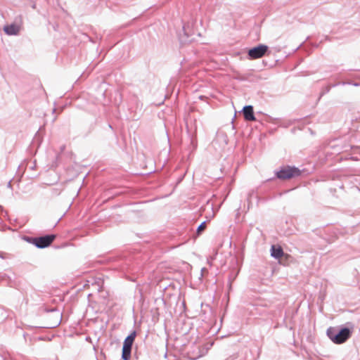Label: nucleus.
I'll return each mask as SVG.
<instances>
[{"label":"nucleus","mask_w":360,"mask_h":360,"mask_svg":"<svg viewBox=\"0 0 360 360\" xmlns=\"http://www.w3.org/2000/svg\"><path fill=\"white\" fill-rule=\"evenodd\" d=\"M327 335L333 342L342 344L350 337L351 332L348 328H345L336 333L334 328H330L327 330Z\"/></svg>","instance_id":"nucleus-1"},{"label":"nucleus","mask_w":360,"mask_h":360,"mask_svg":"<svg viewBox=\"0 0 360 360\" xmlns=\"http://www.w3.org/2000/svg\"><path fill=\"white\" fill-rule=\"evenodd\" d=\"M300 174L301 172L298 168L290 166L283 167L276 173L277 178L282 180L290 179Z\"/></svg>","instance_id":"nucleus-2"},{"label":"nucleus","mask_w":360,"mask_h":360,"mask_svg":"<svg viewBox=\"0 0 360 360\" xmlns=\"http://www.w3.org/2000/svg\"><path fill=\"white\" fill-rule=\"evenodd\" d=\"M136 332H132L129 335H128L123 343L122 347V359L123 360H129L131 358V352L133 343L134 342L136 338Z\"/></svg>","instance_id":"nucleus-3"},{"label":"nucleus","mask_w":360,"mask_h":360,"mask_svg":"<svg viewBox=\"0 0 360 360\" xmlns=\"http://www.w3.org/2000/svg\"><path fill=\"white\" fill-rule=\"evenodd\" d=\"M56 236L54 234L33 238L31 243L39 248H45L51 245Z\"/></svg>","instance_id":"nucleus-4"},{"label":"nucleus","mask_w":360,"mask_h":360,"mask_svg":"<svg viewBox=\"0 0 360 360\" xmlns=\"http://www.w3.org/2000/svg\"><path fill=\"white\" fill-rule=\"evenodd\" d=\"M268 51V46L264 44H260L258 46L254 47L249 50L248 56L251 59L260 58L265 55Z\"/></svg>","instance_id":"nucleus-5"},{"label":"nucleus","mask_w":360,"mask_h":360,"mask_svg":"<svg viewBox=\"0 0 360 360\" xmlns=\"http://www.w3.org/2000/svg\"><path fill=\"white\" fill-rule=\"evenodd\" d=\"M271 255L272 257L278 259L279 263L283 262V256H284V252L283 251L282 248L280 245H274L271 248Z\"/></svg>","instance_id":"nucleus-6"},{"label":"nucleus","mask_w":360,"mask_h":360,"mask_svg":"<svg viewBox=\"0 0 360 360\" xmlns=\"http://www.w3.org/2000/svg\"><path fill=\"white\" fill-rule=\"evenodd\" d=\"M243 115L246 120L253 121L255 120L253 108L251 105L245 106L243 108Z\"/></svg>","instance_id":"nucleus-7"},{"label":"nucleus","mask_w":360,"mask_h":360,"mask_svg":"<svg viewBox=\"0 0 360 360\" xmlns=\"http://www.w3.org/2000/svg\"><path fill=\"white\" fill-rule=\"evenodd\" d=\"M4 30L7 34L9 35L17 34L20 30V26L15 24H12L5 26L4 27Z\"/></svg>","instance_id":"nucleus-8"},{"label":"nucleus","mask_w":360,"mask_h":360,"mask_svg":"<svg viewBox=\"0 0 360 360\" xmlns=\"http://www.w3.org/2000/svg\"><path fill=\"white\" fill-rule=\"evenodd\" d=\"M207 227L206 222H202L198 228L197 229V233L199 235Z\"/></svg>","instance_id":"nucleus-9"},{"label":"nucleus","mask_w":360,"mask_h":360,"mask_svg":"<svg viewBox=\"0 0 360 360\" xmlns=\"http://www.w3.org/2000/svg\"><path fill=\"white\" fill-rule=\"evenodd\" d=\"M290 257V256L288 254L284 253V256H283V263H281V264L285 265L286 264V262H288V260L289 259Z\"/></svg>","instance_id":"nucleus-10"}]
</instances>
